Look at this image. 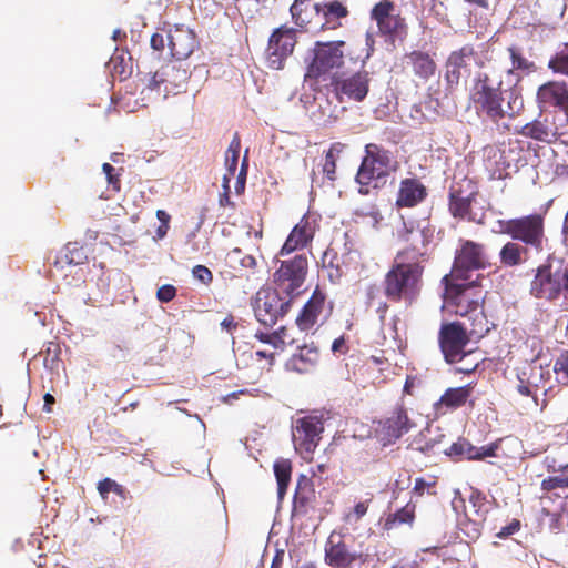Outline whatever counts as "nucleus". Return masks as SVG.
Masks as SVG:
<instances>
[{"mask_svg":"<svg viewBox=\"0 0 568 568\" xmlns=\"http://www.w3.org/2000/svg\"><path fill=\"white\" fill-rule=\"evenodd\" d=\"M316 229V220L310 214H304L300 222L290 232L277 255L285 256L297 250L306 247L312 243Z\"/></svg>","mask_w":568,"mask_h":568,"instance_id":"20","label":"nucleus"},{"mask_svg":"<svg viewBox=\"0 0 568 568\" xmlns=\"http://www.w3.org/2000/svg\"><path fill=\"white\" fill-rule=\"evenodd\" d=\"M276 348L284 349L287 346H292L298 342V338L295 336L293 328H288L286 326H281L276 329Z\"/></svg>","mask_w":568,"mask_h":568,"instance_id":"47","label":"nucleus"},{"mask_svg":"<svg viewBox=\"0 0 568 568\" xmlns=\"http://www.w3.org/2000/svg\"><path fill=\"white\" fill-rule=\"evenodd\" d=\"M151 48L159 55L162 54L165 48V38L162 33H153L150 40Z\"/></svg>","mask_w":568,"mask_h":568,"instance_id":"62","label":"nucleus"},{"mask_svg":"<svg viewBox=\"0 0 568 568\" xmlns=\"http://www.w3.org/2000/svg\"><path fill=\"white\" fill-rule=\"evenodd\" d=\"M371 19L376 22L378 33L392 44L407 36L406 20L399 13H395V4L390 0L377 2L371 11Z\"/></svg>","mask_w":568,"mask_h":568,"instance_id":"11","label":"nucleus"},{"mask_svg":"<svg viewBox=\"0 0 568 568\" xmlns=\"http://www.w3.org/2000/svg\"><path fill=\"white\" fill-rule=\"evenodd\" d=\"M436 53L424 50H413L403 58L404 68L410 69L414 77L422 81H428L437 72Z\"/></svg>","mask_w":568,"mask_h":568,"instance_id":"25","label":"nucleus"},{"mask_svg":"<svg viewBox=\"0 0 568 568\" xmlns=\"http://www.w3.org/2000/svg\"><path fill=\"white\" fill-rule=\"evenodd\" d=\"M324 432L322 416L308 415L296 419L292 430L296 452L304 458L311 459Z\"/></svg>","mask_w":568,"mask_h":568,"instance_id":"13","label":"nucleus"},{"mask_svg":"<svg viewBox=\"0 0 568 568\" xmlns=\"http://www.w3.org/2000/svg\"><path fill=\"white\" fill-rule=\"evenodd\" d=\"M159 75L164 79L165 91L180 90L189 79L186 69L175 63H168L160 69Z\"/></svg>","mask_w":568,"mask_h":568,"instance_id":"37","label":"nucleus"},{"mask_svg":"<svg viewBox=\"0 0 568 568\" xmlns=\"http://www.w3.org/2000/svg\"><path fill=\"white\" fill-rule=\"evenodd\" d=\"M425 265L394 257L383 278V293L392 303L412 305L420 295Z\"/></svg>","mask_w":568,"mask_h":568,"instance_id":"2","label":"nucleus"},{"mask_svg":"<svg viewBox=\"0 0 568 568\" xmlns=\"http://www.w3.org/2000/svg\"><path fill=\"white\" fill-rule=\"evenodd\" d=\"M355 560L342 537L332 534L325 546V561L334 568H346Z\"/></svg>","mask_w":568,"mask_h":568,"instance_id":"31","label":"nucleus"},{"mask_svg":"<svg viewBox=\"0 0 568 568\" xmlns=\"http://www.w3.org/2000/svg\"><path fill=\"white\" fill-rule=\"evenodd\" d=\"M176 296V288L171 284L158 288L156 297L162 303H169Z\"/></svg>","mask_w":568,"mask_h":568,"instance_id":"59","label":"nucleus"},{"mask_svg":"<svg viewBox=\"0 0 568 568\" xmlns=\"http://www.w3.org/2000/svg\"><path fill=\"white\" fill-rule=\"evenodd\" d=\"M427 187L417 178H406L399 183L397 207H415L427 197Z\"/></svg>","mask_w":568,"mask_h":568,"instance_id":"28","label":"nucleus"},{"mask_svg":"<svg viewBox=\"0 0 568 568\" xmlns=\"http://www.w3.org/2000/svg\"><path fill=\"white\" fill-rule=\"evenodd\" d=\"M525 376H526V369H524L519 375H518V384H517V392L521 395V396H526V397H532L535 403L537 404V394L529 387V385L525 382Z\"/></svg>","mask_w":568,"mask_h":568,"instance_id":"56","label":"nucleus"},{"mask_svg":"<svg viewBox=\"0 0 568 568\" xmlns=\"http://www.w3.org/2000/svg\"><path fill=\"white\" fill-rule=\"evenodd\" d=\"M460 316L466 320L462 325L466 328V333L471 337V341L481 339L494 327V324L486 316L484 306Z\"/></svg>","mask_w":568,"mask_h":568,"instance_id":"34","label":"nucleus"},{"mask_svg":"<svg viewBox=\"0 0 568 568\" xmlns=\"http://www.w3.org/2000/svg\"><path fill=\"white\" fill-rule=\"evenodd\" d=\"M255 337L264 343V344H270L272 345L274 348H276V331H274L273 333H265V332H256L255 333Z\"/></svg>","mask_w":568,"mask_h":568,"instance_id":"64","label":"nucleus"},{"mask_svg":"<svg viewBox=\"0 0 568 568\" xmlns=\"http://www.w3.org/2000/svg\"><path fill=\"white\" fill-rule=\"evenodd\" d=\"M557 488H568V475L567 476H551L545 478L541 481V489L544 491H551Z\"/></svg>","mask_w":568,"mask_h":568,"instance_id":"53","label":"nucleus"},{"mask_svg":"<svg viewBox=\"0 0 568 568\" xmlns=\"http://www.w3.org/2000/svg\"><path fill=\"white\" fill-rule=\"evenodd\" d=\"M307 1L306 0H295L290 8L291 14L296 23L303 24L305 23V19L302 17V12L306 9Z\"/></svg>","mask_w":568,"mask_h":568,"instance_id":"58","label":"nucleus"},{"mask_svg":"<svg viewBox=\"0 0 568 568\" xmlns=\"http://www.w3.org/2000/svg\"><path fill=\"white\" fill-rule=\"evenodd\" d=\"M495 452L496 446L476 447L465 438H459L445 450L446 455L454 457L456 460H481L495 456Z\"/></svg>","mask_w":568,"mask_h":568,"instance_id":"30","label":"nucleus"},{"mask_svg":"<svg viewBox=\"0 0 568 568\" xmlns=\"http://www.w3.org/2000/svg\"><path fill=\"white\" fill-rule=\"evenodd\" d=\"M275 288L263 287L256 293L253 310L256 320L265 327H273L292 307L291 297L282 296Z\"/></svg>","mask_w":568,"mask_h":568,"instance_id":"10","label":"nucleus"},{"mask_svg":"<svg viewBox=\"0 0 568 568\" xmlns=\"http://www.w3.org/2000/svg\"><path fill=\"white\" fill-rule=\"evenodd\" d=\"M474 393V385L471 383L459 387H449L434 403V412L437 416H444L448 413L457 410L469 404L470 407L475 406V400L471 399Z\"/></svg>","mask_w":568,"mask_h":568,"instance_id":"22","label":"nucleus"},{"mask_svg":"<svg viewBox=\"0 0 568 568\" xmlns=\"http://www.w3.org/2000/svg\"><path fill=\"white\" fill-rule=\"evenodd\" d=\"M500 132H513L542 143H551L561 134L558 126L549 122L548 116L542 118L541 114L521 126L513 128L510 124L503 123Z\"/></svg>","mask_w":568,"mask_h":568,"instance_id":"19","label":"nucleus"},{"mask_svg":"<svg viewBox=\"0 0 568 568\" xmlns=\"http://www.w3.org/2000/svg\"><path fill=\"white\" fill-rule=\"evenodd\" d=\"M478 194V185L473 179L464 176L455 180L450 185L448 195L450 214L456 219L473 221L474 219L470 216L471 204Z\"/></svg>","mask_w":568,"mask_h":568,"instance_id":"16","label":"nucleus"},{"mask_svg":"<svg viewBox=\"0 0 568 568\" xmlns=\"http://www.w3.org/2000/svg\"><path fill=\"white\" fill-rule=\"evenodd\" d=\"M274 475L277 481V496L282 500L287 491L292 476V462L290 459H277L274 463Z\"/></svg>","mask_w":568,"mask_h":568,"instance_id":"39","label":"nucleus"},{"mask_svg":"<svg viewBox=\"0 0 568 568\" xmlns=\"http://www.w3.org/2000/svg\"><path fill=\"white\" fill-rule=\"evenodd\" d=\"M519 151H521V148L518 141L510 142L507 149L490 151L494 153V158H496L497 153L499 154V160L496 162L497 168L494 172L498 179H505L510 175L511 171L516 172L518 170L521 162Z\"/></svg>","mask_w":568,"mask_h":568,"instance_id":"32","label":"nucleus"},{"mask_svg":"<svg viewBox=\"0 0 568 568\" xmlns=\"http://www.w3.org/2000/svg\"><path fill=\"white\" fill-rule=\"evenodd\" d=\"M489 266L490 263L484 244L470 240H460V246L455 253L452 272L445 276L469 281L473 272Z\"/></svg>","mask_w":568,"mask_h":568,"instance_id":"9","label":"nucleus"},{"mask_svg":"<svg viewBox=\"0 0 568 568\" xmlns=\"http://www.w3.org/2000/svg\"><path fill=\"white\" fill-rule=\"evenodd\" d=\"M358 253L345 242L342 247L331 243L322 256V267L326 271L329 281L339 283L342 277L357 264Z\"/></svg>","mask_w":568,"mask_h":568,"instance_id":"14","label":"nucleus"},{"mask_svg":"<svg viewBox=\"0 0 568 568\" xmlns=\"http://www.w3.org/2000/svg\"><path fill=\"white\" fill-rule=\"evenodd\" d=\"M98 491L100 496L105 499L109 493H114L120 496L122 499H126L129 491L115 480L111 478H104L98 484Z\"/></svg>","mask_w":568,"mask_h":568,"instance_id":"44","label":"nucleus"},{"mask_svg":"<svg viewBox=\"0 0 568 568\" xmlns=\"http://www.w3.org/2000/svg\"><path fill=\"white\" fill-rule=\"evenodd\" d=\"M307 271L308 261L305 254H296L290 260L282 261L273 274L274 288L294 300L302 292Z\"/></svg>","mask_w":568,"mask_h":568,"instance_id":"8","label":"nucleus"},{"mask_svg":"<svg viewBox=\"0 0 568 568\" xmlns=\"http://www.w3.org/2000/svg\"><path fill=\"white\" fill-rule=\"evenodd\" d=\"M332 85L337 94L346 95L354 101H363L368 93V72H357L349 77H333Z\"/></svg>","mask_w":568,"mask_h":568,"instance_id":"24","label":"nucleus"},{"mask_svg":"<svg viewBox=\"0 0 568 568\" xmlns=\"http://www.w3.org/2000/svg\"><path fill=\"white\" fill-rule=\"evenodd\" d=\"M467 521L464 524V531L468 538L476 540L481 534V526L484 523H476L475 518L468 516L466 513Z\"/></svg>","mask_w":568,"mask_h":568,"instance_id":"55","label":"nucleus"},{"mask_svg":"<svg viewBox=\"0 0 568 568\" xmlns=\"http://www.w3.org/2000/svg\"><path fill=\"white\" fill-rule=\"evenodd\" d=\"M397 239L403 247L397 251L395 257L425 265L429 258L427 246L433 240L432 229L422 227L413 221L404 222L403 227L397 230Z\"/></svg>","mask_w":568,"mask_h":568,"instance_id":"6","label":"nucleus"},{"mask_svg":"<svg viewBox=\"0 0 568 568\" xmlns=\"http://www.w3.org/2000/svg\"><path fill=\"white\" fill-rule=\"evenodd\" d=\"M314 9L317 13L322 12L324 14L326 23H329L333 19L346 18L349 13L347 7L337 0L323 4L316 3Z\"/></svg>","mask_w":568,"mask_h":568,"instance_id":"41","label":"nucleus"},{"mask_svg":"<svg viewBox=\"0 0 568 568\" xmlns=\"http://www.w3.org/2000/svg\"><path fill=\"white\" fill-rule=\"evenodd\" d=\"M548 68L554 73L568 75V52H565V51L557 52L548 61Z\"/></svg>","mask_w":568,"mask_h":568,"instance_id":"48","label":"nucleus"},{"mask_svg":"<svg viewBox=\"0 0 568 568\" xmlns=\"http://www.w3.org/2000/svg\"><path fill=\"white\" fill-rule=\"evenodd\" d=\"M297 43L296 29L281 26L276 28L268 38L265 50L266 63L273 70L284 68L285 61L292 55Z\"/></svg>","mask_w":568,"mask_h":568,"instance_id":"15","label":"nucleus"},{"mask_svg":"<svg viewBox=\"0 0 568 568\" xmlns=\"http://www.w3.org/2000/svg\"><path fill=\"white\" fill-rule=\"evenodd\" d=\"M320 358L318 347L314 343L305 344L298 347V352L290 358L287 365L292 371L304 374L315 368Z\"/></svg>","mask_w":568,"mask_h":568,"instance_id":"33","label":"nucleus"},{"mask_svg":"<svg viewBox=\"0 0 568 568\" xmlns=\"http://www.w3.org/2000/svg\"><path fill=\"white\" fill-rule=\"evenodd\" d=\"M470 341L471 337L467 335L466 328L460 322L444 323L438 332L440 351L445 361L449 364L462 362L473 354V352L467 353L465 351Z\"/></svg>","mask_w":568,"mask_h":568,"instance_id":"12","label":"nucleus"},{"mask_svg":"<svg viewBox=\"0 0 568 568\" xmlns=\"http://www.w3.org/2000/svg\"><path fill=\"white\" fill-rule=\"evenodd\" d=\"M554 371L557 375L558 381L567 385L568 384V351H564L560 353V355L557 357Z\"/></svg>","mask_w":568,"mask_h":568,"instance_id":"50","label":"nucleus"},{"mask_svg":"<svg viewBox=\"0 0 568 568\" xmlns=\"http://www.w3.org/2000/svg\"><path fill=\"white\" fill-rule=\"evenodd\" d=\"M436 486L437 480L433 477L429 480L424 477H417L414 483L413 494L418 497L423 496L425 493L436 495Z\"/></svg>","mask_w":568,"mask_h":568,"instance_id":"49","label":"nucleus"},{"mask_svg":"<svg viewBox=\"0 0 568 568\" xmlns=\"http://www.w3.org/2000/svg\"><path fill=\"white\" fill-rule=\"evenodd\" d=\"M415 510L416 506L412 503H407L404 507L386 517L384 528L392 530L404 524L412 526L415 520Z\"/></svg>","mask_w":568,"mask_h":568,"instance_id":"38","label":"nucleus"},{"mask_svg":"<svg viewBox=\"0 0 568 568\" xmlns=\"http://www.w3.org/2000/svg\"><path fill=\"white\" fill-rule=\"evenodd\" d=\"M501 80L495 82L486 72H478L469 89V102L479 116L496 124L501 130V121L519 116L525 109L524 98L519 90H501Z\"/></svg>","mask_w":568,"mask_h":568,"instance_id":"1","label":"nucleus"},{"mask_svg":"<svg viewBox=\"0 0 568 568\" xmlns=\"http://www.w3.org/2000/svg\"><path fill=\"white\" fill-rule=\"evenodd\" d=\"M545 372L541 366H531L526 369L525 382L529 387L537 394V392L544 388Z\"/></svg>","mask_w":568,"mask_h":568,"instance_id":"45","label":"nucleus"},{"mask_svg":"<svg viewBox=\"0 0 568 568\" xmlns=\"http://www.w3.org/2000/svg\"><path fill=\"white\" fill-rule=\"evenodd\" d=\"M397 168L398 162L389 150L376 143L366 144L365 154L356 174L358 192L367 195L371 187H382Z\"/></svg>","mask_w":568,"mask_h":568,"instance_id":"3","label":"nucleus"},{"mask_svg":"<svg viewBox=\"0 0 568 568\" xmlns=\"http://www.w3.org/2000/svg\"><path fill=\"white\" fill-rule=\"evenodd\" d=\"M521 524L518 519H513L507 526L503 527L497 534L496 537L499 539H506L509 536L518 532L520 530Z\"/></svg>","mask_w":568,"mask_h":568,"instance_id":"60","label":"nucleus"},{"mask_svg":"<svg viewBox=\"0 0 568 568\" xmlns=\"http://www.w3.org/2000/svg\"><path fill=\"white\" fill-rule=\"evenodd\" d=\"M102 170L106 175L108 183L114 191L119 192L121 189V181L119 175L114 173L115 169L110 163H104L102 165Z\"/></svg>","mask_w":568,"mask_h":568,"instance_id":"57","label":"nucleus"},{"mask_svg":"<svg viewBox=\"0 0 568 568\" xmlns=\"http://www.w3.org/2000/svg\"><path fill=\"white\" fill-rule=\"evenodd\" d=\"M219 203L221 206H233V202L230 199V176L224 174L223 176V192L220 194Z\"/></svg>","mask_w":568,"mask_h":568,"instance_id":"61","label":"nucleus"},{"mask_svg":"<svg viewBox=\"0 0 568 568\" xmlns=\"http://www.w3.org/2000/svg\"><path fill=\"white\" fill-rule=\"evenodd\" d=\"M476 52L471 44H465L453 51L446 62V81L453 87L459 83L463 71H469L470 62L475 59Z\"/></svg>","mask_w":568,"mask_h":568,"instance_id":"27","label":"nucleus"},{"mask_svg":"<svg viewBox=\"0 0 568 568\" xmlns=\"http://www.w3.org/2000/svg\"><path fill=\"white\" fill-rule=\"evenodd\" d=\"M539 108L552 106L564 112L568 121V85L565 81H548L541 84L536 94Z\"/></svg>","mask_w":568,"mask_h":568,"instance_id":"21","label":"nucleus"},{"mask_svg":"<svg viewBox=\"0 0 568 568\" xmlns=\"http://www.w3.org/2000/svg\"><path fill=\"white\" fill-rule=\"evenodd\" d=\"M507 52L511 61V68L507 70V74L515 77L516 83H519L524 75L536 72V63L527 59L519 47L509 45Z\"/></svg>","mask_w":568,"mask_h":568,"instance_id":"35","label":"nucleus"},{"mask_svg":"<svg viewBox=\"0 0 568 568\" xmlns=\"http://www.w3.org/2000/svg\"><path fill=\"white\" fill-rule=\"evenodd\" d=\"M85 255L83 254V251L82 248H79V247H70V246H67V252L60 256L55 262L54 264L55 265H63V264H68V265H79V264H82L85 260Z\"/></svg>","mask_w":568,"mask_h":568,"instance_id":"46","label":"nucleus"},{"mask_svg":"<svg viewBox=\"0 0 568 568\" xmlns=\"http://www.w3.org/2000/svg\"><path fill=\"white\" fill-rule=\"evenodd\" d=\"M326 308V294L316 287L295 318L301 332H308L320 323Z\"/></svg>","mask_w":568,"mask_h":568,"instance_id":"23","label":"nucleus"},{"mask_svg":"<svg viewBox=\"0 0 568 568\" xmlns=\"http://www.w3.org/2000/svg\"><path fill=\"white\" fill-rule=\"evenodd\" d=\"M532 252L527 246L520 244L518 241L506 242L499 251V261L504 266L515 267L526 263L529 260V254Z\"/></svg>","mask_w":568,"mask_h":568,"instance_id":"36","label":"nucleus"},{"mask_svg":"<svg viewBox=\"0 0 568 568\" xmlns=\"http://www.w3.org/2000/svg\"><path fill=\"white\" fill-rule=\"evenodd\" d=\"M369 503L371 499L357 503L353 510L345 515L344 520L349 524H357L367 514Z\"/></svg>","mask_w":568,"mask_h":568,"instance_id":"52","label":"nucleus"},{"mask_svg":"<svg viewBox=\"0 0 568 568\" xmlns=\"http://www.w3.org/2000/svg\"><path fill=\"white\" fill-rule=\"evenodd\" d=\"M166 41L170 54L176 60L189 58L197 45L195 33L183 27L171 29L166 36Z\"/></svg>","mask_w":568,"mask_h":568,"instance_id":"26","label":"nucleus"},{"mask_svg":"<svg viewBox=\"0 0 568 568\" xmlns=\"http://www.w3.org/2000/svg\"><path fill=\"white\" fill-rule=\"evenodd\" d=\"M230 258L237 261L244 268L254 270L257 266L256 258L251 254H244L241 248H233L230 254Z\"/></svg>","mask_w":568,"mask_h":568,"instance_id":"51","label":"nucleus"},{"mask_svg":"<svg viewBox=\"0 0 568 568\" xmlns=\"http://www.w3.org/2000/svg\"><path fill=\"white\" fill-rule=\"evenodd\" d=\"M468 501L470 507L468 516L475 518L476 523H485L488 514L486 496L478 489H471Z\"/></svg>","mask_w":568,"mask_h":568,"instance_id":"40","label":"nucleus"},{"mask_svg":"<svg viewBox=\"0 0 568 568\" xmlns=\"http://www.w3.org/2000/svg\"><path fill=\"white\" fill-rule=\"evenodd\" d=\"M240 150H241V140L237 133L233 136L226 153H225V168L226 173L230 176V181L234 176L236 169H237V162L240 156Z\"/></svg>","mask_w":568,"mask_h":568,"instance_id":"42","label":"nucleus"},{"mask_svg":"<svg viewBox=\"0 0 568 568\" xmlns=\"http://www.w3.org/2000/svg\"><path fill=\"white\" fill-rule=\"evenodd\" d=\"M344 45L345 42L342 40L315 42L312 49V59L306 67L305 79L318 81L339 69L344 64Z\"/></svg>","mask_w":568,"mask_h":568,"instance_id":"7","label":"nucleus"},{"mask_svg":"<svg viewBox=\"0 0 568 568\" xmlns=\"http://www.w3.org/2000/svg\"><path fill=\"white\" fill-rule=\"evenodd\" d=\"M484 275L478 274L476 280L463 281L452 276H443V297L445 302L454 307L456 315H467L469 312L484 306L486 292L479 285Z\"/></svg>","mask_w":568,"mask_h":568,"instance_id":"5","label":"nucleus"},{"mask_svg":"<svg viewBox=\"0 0 568 568\" xmlns=\"http://www.w3.org/2000/svg\"><path fill=\"white\" fill-rule=\"evenodd\" d=\"M496 223L499 233L518 241L536 254L542 253L548 244L545 215L541 213L535 212L508 220H498Z\"/></svg>","mask_w":568,"mask_h":568,"instance_id":"4","label":"nucleus"},{"mask_svg":"<svg viewBox=\"0 0 568 568\" xmlns=\"http://www.w3.org/2000/svg\"><path fill=\"white\" fill-rule=\"evenodd\" d=\"M316 500L314 484L306 475H300L294 493L292 515L304 517L314 507Z\"/></svg>","mask_w":568,"mask_h":568,"instance_id":"29","label":"nucleus"},{"mask_svg":"<svg viewBox=\"0 0 568 568\" xmlns=\"http://www.w3.org/2000/svg\"><path fill=\"white\" fill-rule=\"evenodd\" d=\"M414 427L415 423L409 418L407 409L399 405L379 422L376 432L383 444L388 445L394 444Z\"/></svg>","mask_w":568,"mask_h":568,"instance_id":"17","label":"nucleus"},{"mask_svg":"<svg viewBox=\"0 0 568 568\" xmlns=\"http://www.w3.org/2000/svg\"><path fill=\"white\" fill-rule=\"evenodd\" d=\"M332 352L334 354L345 355L348 352V346L346 345V339L344 335L335 338L332 343Z\"/></svg>","mask_w":568,"mask_h":568,"instance_id":"63","label":"nucleus"},{"mask_svg":"<svg viewBox=\"0 0 568 568\" xmlns=\"http://www.w3.org/2000/svg\"><path fill=\"white\" fill-rule=\"evenodd\" d=\"M343 144L337 142L333 143L328 151L325 154V162L323 165V172L324 174L331 180H335V172H336V154H338L343 150Z\"/></svg>","mask_w":568,"mask_h":568,"instance_id":"43","label":"nucleus"},{"mask_svg":"<svg viewBox=\"0 0 568 568\" xmlns=\"http://www.w3.org/2000/svg\"><path fill=\"white\" fill-rule=\"evenodd\" d=\"M192 275L196 281L204 284L205 286L211 285L213 282V273L205 265H195L192 268Z\"/></svg>","mask_w":568,"mask_h":568,"instance_id":"54","label":"nucleus"},{"mask_svg":"<svg viewBox=\"0 0 568 568\" xmlns=\"http://www.w3.org/2000/svg\"><path fill=\"white\" fill-rule=\"evenodd\" d=\"M562 292L561 277L552 272L551 264L539 265L530 282V295L537 300L556 301Z\"/></svg>","mask_w":568,"mask_h":568,"instance_id":"18","label":"nucleus"}]
</instances>
